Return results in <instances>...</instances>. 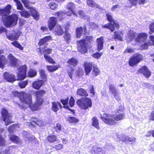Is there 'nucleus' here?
<instances>
[{
  "instance_id": "nucleus-49",
  "label": "nucleus",
  "mask_w": 154,
  "mask_h": 154,
  "mask_svg": "<svg viewBox=\"0 0 154 154\" xmlns=\"http://www.w3.org/2000/svg\"><path fill=\"white\" fill-rule=\"evenodd\" d=\"M20 15L26 18L28 17L30 15V13L26 11H23L20 12Z\"/></svg>"
},
{
  "instance_id": "nucleus-20",
  "label": "nucleus",
  "mask_w": 154,
  "mask_h": 154,
  "mask_svg": "<svg viewBox=\"0 0 154 154\" xmlns=\"http://www.w3.org/2000/svg\"><path fill=\"white\" fill-rule=\"evenodd\" d=\"M11 6L9 5L7 6L4 9H0V15L2 16H6L9 14L10 12V9Z\"/></svg>"
},
{
  "instance_id": "nucleus-24",
  "label": "nucleus",
  "mask_w": 154,
  "mask_h": 154,
  "mask_svg": "<svg viewBox=\"0 0 154 154\" xmlns=\"http://www.w3.org/2000/svg\"><path fill=\"white\" fill-rule=\"evenodd\" d=\"M57 22V19L54 17L50 18L48 22V26L49 29L51 30Z\"/></svg>"
},
{
  "instance_id": "nucleus-38",
  "label": "nucleus",
  "mask_w": 154,
  "mask_h": 154,
  "mask_svg": "<svg viewBox=\"0 0 154 154\" xmlns=\"http://www.w3.org/2000/svg\"><path fill=\"white\" fill-rule=\"evenodd\" d=\"M115 38L122 41L123 34L122 32H115L114 33Z\"/></svg>"
},
{
  "instance_id": "nucleus-6",
  "label": "nucleus",
  "mask_w": 154,
  "mask_h": 154,
  "mask_svg": "<svg viewBox=\"0 0 154 154\" xmlns=\"http://www.w3.org/2000/svg\"><path fill=\"white\" fill-rule=\"evenodd\" d=\"M76 103L81 109L86 110L92 106L91 100L87 97L82 98L78 100Z\"/></svg>"
},
{
  "instance_id": "nucleus-4",
  "label": "nucleus",
  "mask_w": 154,
  "mask_h": 154,
  "mask_svg": "<svg viewBox=\"0 0 154 154\" xmlns=\"http://www.w3.org/2000/svg\"><path fill=\"white\" fill-rule=\"evenodd\" d=\"M147 36L146 33L142 32L138 34L137 37L135 38V42L138 44L143 43L140 45V48L142 49H147L149 46L151 45L149 41H146Z\"/></svg>"
},
{
  "instance_id": "nucleus-19",
  "label": "nucleus",
  "mask_w": 154,
  "mask_h": 154,
  "mask_svg": "<svg viewBox=\"0 0 154 154\" xmlns=\"http://www.w3.org/2000/svg\"><path fill=\"white\" fill-rule=\"evenodd\" d=\"M109 92L110 94L113 95L114 97L116 100H119V97L118 95V93L114 85L111 84L109 85Z\"/></svg>"
},
{
  "instance_id": "nucleus-22",
  "label": "nucleus",
  "mask_w": 154,
  "mask_h": 154,
  "mask_svg": "<svg viewBox=\"0 0 154 154\" xmlns=\"http://www.w3.org/2000/svg\"><path fill=\"white\" fill-rule=\"evenodd\" d=\"M75 6L74 4L72 2H69L67 5V8L73 13V15L76 17H77L76 12L75 10Z\"/></svg>"
},
{
  "instance_id": "nucleus-13",
  "label": "nucleus",
  "mask_w": 154,
  "mask_h": 154,
  "mask_svg": "<svg viewBox=\"0 0 154 154\" xmlns=\"http://www.w3.org/2000/svg\"><path fill=\"white\" fill-rule=\"evenodd\" d=\"M6 33L7 38L11 41L17 40L21 33L20 31H14L12 33H8L7 32Z\"/></svg>"
},
{
  "instance_id": "nucleus-11",
  "label": "nucleus",
  "mask_w": 154,
  "mask_h": 154,
  "mask_svg": "<svg viewBox=\"0 0 154 154\" xmlns=\"http://www.w3.org/2000/svg\"><path fill=\"white\" fill-rule=\"evenodd\" d=\"M142 55L137 54L136 56L131 57L129 61V64L131 66H134L138 63L143 59Z\"/></svg>"
},
{
  "instance_id": "nucleus-3",
  "label": "nucleus",
  "mask_w": 154,
  "mask_h": 154,
  "mask_svg": "<svg viewBox=\"0 0 154 154\" xmlns=\"http://www.w3.org/2000/svg\"><path fill=\"white\" fill-rule=\"evenodd\" d=\"M94 41L92 36H86L85 38L79 41L78 43V51L82 54L86 53L88 51L87 44L92 43Z\"/></svg>"
},
{
  "instance_id": "nucleus-7",
  "label": "nucleus",
  "mask_w": 154,
  "mask_h": 154,
  "mask_svg": "<svg viewBox=\"0 0 154 154\" xmlns=\"http://www.w3.org/2000/svg\"><path fill=\"white\" fill-rule=\"evenodd\" d=\"M18 20V17L16 14H13L8 17L4 21V23L6 27L15 25Z\"/></svg>"
},
{
  "instance_id": "nucleus-61",
  "label": "nucleus",
  "mask_w": 154,
  "mask_h": 154,
  "mask_svg": "<svg viewBox=\"0 0 154 154\" xmlns=\"http://www.w3.org/2000/svg\"><path fill=\"white\" fill-rule=\"evenodd\" d=\"M50 8L53 10L57 8V5L54 2L51 3L49 5Z\"/></svg>"
},
{
  "instance_id": "nucleus-10",
  "label": "nucleus",
  "mask_w": 154,
  "mask_h": 154,
  "mask_svg": "<svg viewBox=\"0 0 154 154\" xmlns=\"http://www.w3.org/2000/svg\"><path fill=\"white\" fill-rule=\"evenodd\" d=\"M27 67L26 65H23L17 69V76L19 80H23L26 77Z\"/></svg>"
},
{
  "instance_id": "nucleus-15",
  "label": "nucleus",
  "mask_w": 154,
  "mask_h": 154,
  "mask_svg": "<svg viewBox=\"0 0 154 154\" xmlns=\"http://www.w3.org/2000/svg\"><path fill=\"white\" fill-rule=\"evenodd\" d=\"M32 122L27 123V125L30 127H34L36 125L40 126L44 125V123L43 122L38 118H32Z\"/></svg>"
},
{
  "instance_id": "nucleus-31",
  "label": "nucleus",
  "mask_w": 154,
  "mask_h": 154,
  "mask_svg": "<svg viewBox=\"0 0 154 154\" xmlns=\"http://www.w3.org/2000/svg\"><path fill=\"white\" fill-rule=\"evenodd\" d=\"M61 105L58 102H54L52 103V110L54 112H56L59 109V107H61Z\"/></svg>"
},
{
  "instance_id": "nucleus-39",
  "label": "nucleus",
  "mask_w": 154,
  "mask_h": 154,
  "mask_svg": "<svg viewBox=\"0 0 154 154\" xmlns=\"http://www.w3.org/2000/svg\"><path fill=\"white\" fill-rule=\"evenodd\" d=\"M83 32V28L80 26L76 29V36L77 38H80L82 35Z\"/></svg>"
},
{
  "instance_id": "nucleus-26",
  "label": "nucleus",
  "mask_w": 154,
  "mask_h": 154,
  "mask_svg": "<svg viewBox=\"0 0 154 154\" xmlns=\"http://www.w3.org/2000/svg\"><path fill=\"white\" fill-rule=\"evenodd\" d=\"M98 51L102 50L103 48V37H101L97 39Z\"/></svg>"
},
{
  "instance_id": "nucleus-45",
  "label": "nucleus",
  "mask_w": 154,
  "mask_h": 154,
  "mask_svg": "<svg viewBox=\"0 0 154 154\" xmlns=\"http://www.w3.org/2000/svg\"><path fill=\"white\" fill-rule=\"evenodd\" d=\"M11 44L16 47V48H19L20 50H23V48L19 44V43L17 41H14L11 42Z\"/></svg>"
},
{
  "instance_id": "nucleus-50",
  "label": "nucleus",
  "mask_w": 154,
  "mask_h": 154,
  "mask_svg": "<svg viewBox=\"0 0 154 154\" xmlns=\"http://www.w3.org/2000/svg\"><path fill=\"white\" fill-rule=\"evenodd\" d=\"M28 81H22L19 83V85L21 88H25L26 85L28 84Z\"/></svg>"
},
{
  "instance_id": "nucleus-34",
  "label": "nucleus",
  "mask_w": 154,
  "mask_h": 154,
  "mask_svg": "<svg viewBox=\"0 0 154 154\" xmlns=\"http://www.w3.org/2000/svg\"><path fill=\"white\" fill-rule=\"evenodd\" d=\"M78 63V61L75 59L73 58L69 59L67 61L68 64L74 67L77 65Z\"/></svg>"
},
{
  "instance_id": "nucleus-54",
  "label": "nucleus",
  "mask_w": 154,
  "mask_h": 154,
  "mask_svg": "<svg viewBox=\"0 0 154 154\" xmlns=\"http://www.w3.org/2000/svg\"><path fill=\"white\" fill-rule=\"evenodd\" d=\"M64 37L65 40L67 41L70 39L71 35L69 32L66 31L65 32Z\"/></svg>"
},
{
  "instance_id": "nucleus-16",
  "label": "nucleus",
  "mask_w": 154,
  "mask_h": 154,
  "mask_svg": "<svg viewBox=\"0 0 154 154\" xmlns=\"http://www.w3.org/2000/svg\"><path fill=\"white\" fill-rule=\"evenodd\" d=\"M51 50L50 49H45L43 51V53H44V57L46 60L49 63H55V62L49 56L47 55L46 54H49L51 53Z\"/></svg>"
},
{
  "instance_id": "nucleus-8",
  "label": "nucleus",
  "mask_w": 154,
  "mask_h": 154,
  "mask_svg": "<svg viewBox=\"0 0 154 154\" xmlns=\"http://www.w3.org/2000/svg\"><path fill=\"white\" fill-rule=\"evenodd\" d=\"M2 115L3 121L5 122L6 125L7 126L12 122L11 120L12 114L11 113H8V111L5 109H2Z\"/></svg>"
},
{
  "instance_id": "nucleus-40",
  "label": "nucleus",
  "mask_w": 154,
  "mask_h": 154,
  "mask_svg": "<svg viewBox=\"0 0 154 154\" xmlns=\"http://www.w3.org/2000/svg\"><path fill=\"white\" fill-rule=\"evenodd\" d=\"M48 140L50 143H53L57 141V137L54 135H50L48 137Z\"/></svg>"
},
{
  "instance_id": "nucleus-52",
  "label": "nucleus",
  "mask_w": 154,
  "mask_h": 154,
  "mask_svg": "<svg viewBox=\"0 0 154 154\" xmlns=\"http://www.w3.org/2000/svg\"><path fill=\"white\" fill-rule=\"evenodd\" d=\"M103 54L102 52H97L92 54V56L94 58L98 59L101 57Z\"/></svg>"
},
{
  "instance_id": "nucleus-63",
  "label": "nucleus",
  "mask_w": 154,
  "mask_h": 154,
  "mask_svg": "<svg viewBox=\"0 0 154 154\" xmlns=\"http://www.w3.org/2000/svg\"><path fill=\"white\" fill-rule=\"evenodd\" d=\"M120 8V7L119 5H116L113 6L112 8H111V11H117L119 10Z\"/></svg>"
},
{
  "instance_id": "nucleus-30",
  "label": "nucleus",
  "mask_w": 154,
  "mask_h": 154,
  "mask_svg": "<svg viewBox=\"0 0 154 154\" xmlns=\"http://www.w3.org/2000/svg\"><path fill=\"white\" fill-rule=\"evenodd\" d=\"M135 35V33L134 32L131 30H129L127 33L126 38L128 41H131L134 38Z\"/></svg>"
},
{
  "instance_id": "nucleus-57",
  "label": "nucleus",
  "mask_w": 154,
  "mask_h": 154,
  "mask_svg": "<svg viewBox=\"0 0 154 154\" xmlns=\"http://www.w3.org/2000/svg\"><path fill=\"white\" fill-rule=\"evenodd\" d=\"M16 125H13L10 126L8 128V131L10 134L12 133L14 129L16 128Z\"/></svg>"
},
{
  "instance_id": "nucleus-51",
  "label": "nucleus",
  "mask_w": 154,
  "mask_h": 154,
  "mask_svg": "<svg viewBox=\"0 0 154 154\" xmlns=\"http://www.w3.org/2000/svg\"><path fill=\"white\" fill-rule=\"evenodd\" d=\"M14 2L16 3L17 9L19 10H22L23 7L22 4L18 0H14Z\"/></svg>"
},
{
  "instance_id": "nucleus-64",
  "label": "nucleus",
  "mask_w": 154,
  "mask_h": 154,
  "mask_svg": "<svg viewBox=\"0 0 154 154\" xmlns=\"http://www.w3.org/2000/svg\"><path fill=\"white\" fill-rule=\"evenodd\" d=\"M63 147L62 144H58L55 146V148L57 150L61 149Z\"/></svg>"
},
{
  "instance_id": "nucleus-32",
  "label": "nucleus",
  "mask_w": 154,
  "mask_h": 154,
  "mask_svg": "<svg viewBox=\"0 0 154 154\" xmlns=\"http://www.w3.org/2000/svg\"><path fill=\"white\" fill-rule=\"evenodd\" d=\"M51 37L50 36L45 37L39 41V45H42L48 41L49 40H51Z\"/></svg>"
},
{
  "instance_id": "nucleus-25",
  "label": "nucleus",
  "mask_w": 154,
  "mask_h": 154,
  "mask_svg": "<svg viewBox=\"0 0 154 154\" xmlns=\"http://www.w3.org/2000/svg\"><path fill=\"white\" fill-rule=\"evenodd\" d=\"M106 15L108 20L110 22V23H112L113 24V25H114L116 28H118L119 27V25L116 21L113 20L112 15L110 14H107Z\"/></svg>"
},
{
  "instance_id": "nucleus-23",
  "label": "nucleus",
  "mask_w": 154,
  "mask_h": 154,
  "mask_svg": "<svg viewBox=\"0 0 154 154\" xmlns=\"http://www.w3.org/2000/svg\"><path fill=\"white\" fill-rule=\"evenodd\" d=\"M54 33L56 35H61L63 33V31L61 26L57 24L55 26L54 31Z\"/></svg>"
},
{
  "instance_id": "nucleus-21",
  "label": "nucleus",
  "mask_w": 154,
  "mask_h": 154,
  "mask_svg": "<svg viewBox=\"0 0 154 154\" xmlns=\"http://www.w3.org/2000/svg\"><path fill=\"white\" fill-rule=\"evenodd\" d=\"M85 67V70L86 75H88L91 71L92 68V65L91 63L85 62L84 63Z\"/></svg>"
},
{
  "instance_id": "nucleus-62",
  "label": "nucleus",
  "mask_w": 154,
  "mask_h": 154,
  "mask_svg": "<svg viewBox=\"0 0 154 154\" xmlns=\"http://www.w3.org/2000/svg\"><path fill=\"white\" fill-rule=\"evenodd\" d=\"M75 103V100L73 98L71 97L70 98L69 101V104L71 107H72L74 106Z\"/></svg>"
},
{
  "instance_id": "nucleus-18",
  "label": "nucleus",
  "mask_w": 154,
  "mask_h": 154,
  "mask_svg": "<svg viewBox=\"0 0 154 154\" xmlns=\"http://www.w3.org/2000/svg\"><path fill=\"white\" fill-rule=\"evenodd\" d=\"M3 76L5 80L10 82H13L16 80L14 75L8 72H6L4 74Z\"/></svg>"
},
{
  "instance_id": "nucleus-48",
  "label": "nucleus",
  "mask_w": 154,
  "mask_h": 154,
  "mask_svg": "<svg viewBox=\"0 0 154 154\" xmlns=\"http://www.w3.org/2000/svg\"><path fill=\"white\" fill-rule=\"evenodd\" d=\"M100 72V70L97 67H94L92 71L93 75L96 76L99 74Z\"/></svg>"
},
{
  "instance_id": "nucleus-41",
  "label": "nucleus",
  "mask_w": 154,
  "mask_h": 154,
  "mask_svg": "<svg viewBox=\"0 0 154 154\" xmlns=\"http://www.w3.org/2000/svg\"><path fill=\"white\" fill-rule=\"evenodd\" d=\"M115 27V26L112 23L109 24H106L103 26V27L109 29L112 32H113L114 30Z\"/></svg>"
},
{
  "instance_id": "nucleus-60",
  "label": "nucleus",
  "mask_w": 154,
  "mask_h": 154,
  "mask_svg": "<svg viewBox=\"0 0 154 154\" xmlns=\"http://www.w3.org/2000/svg\"><path fill=\"white\" fill-rule=\"evenodd\" d=\"M76 74L78 76H81L84 74V71L82 68H79L77 71Z\"/></svg>"
},
{
  "instance_id": "nucleus-42",
  "label": "nucleus",
  "mask_w": 154,
  "mask_h": 154,
  "mask_svg": "<svg viewBox=\"0 0 154 154\" xmlns=\"http://www.w3.org/2000/svg\"><path fill=\"white\" fill-rule=\"evenodd\" d=\"M39 72L41 78L44 80V81L45 82L47 80V75L45 74V71L42 69H40Z\"/></svg>"
},
{
  "instance_id": "nucleus-17",
  "label": "nucleus",
  "mask_w": 154,
  "mask_h": 154,
  "mask_svg": "<svg viewBox=\"0 0 154 154\" xmlns=\"http://www.w3.org/2000/svg\"><path fill=\"white\" fill-rule=\"evenodd\" d=\"M139 73L142 74L145 76L146 78H149L151 75V73L149 71L147 67L144 66H142L138 70Z\"/></svg>"
},
{
  "instance_id": "nucleus-29",
  "label": "nucleus",
  "mask_w": 154,
  "mask_h": 154,
  "mask_svg": "<svg viewBox=\"0 0 154 154\" xmlns=\"http://www.w3.org/2000/svg\"><path fill=\"white\" fill-rule=\"evenodd\" d=\"M91 153L92 154H102V149L101 148H98L97 146H94Z\"/></svg>"
},
{
  "instance_id": "nucleus-12",
  "label": "nucleus",
  "mask_w": 154,
  "mask_h": 154,
  "mask_svg": "<svg viewBox=\"0 0 154 154\" xmlns=\"http://www.w3.org/2000/svg\"><path fill=\"white\" fill-rule=\"evenodd\" d=\"M117 136L120 140L126 144L128 143L129 142L133 143L136 140L134 137L131 138L124 134L117 135Z\"/></svg>"
},
{
  "instance_id": "nucleus-2",
  "label": "nucleus",
  "mask_w": 154,
  "mask_h": 154,
  "mask_svg": "<svg viewBox=\"0 0 154 154\" xmlns=\"http://www.w3.org/2000/svg\"><path fill=\"white\" fill-rule=\"evenodd\" d=\"M102 120L106 123L110 125H114L116 124V121L123 119L125 118V115L120 113L119 114L109 115L103 114L101 117Z\"/></svg>"
},
{
  "instance_id": "nucleus-1",
  "label": "nucleus",
  "mask_w": 154,
  "mask_h": 154,
  "mask_svg": "<svg viewBox=\"0 0 154 154\" xmlns=\"http://www.w3.org/2000/svg\"><path fill=\"white\" fill-rule=\"evenodd\" d=\"M19 98L21 102L24 103L25 106H22L15 102L14 104L21 109H25L29 107L32 110H36L39 108L41 104H39L37 101L35 103L31 104L32 103L31 95L25 92H21L19 94Z\"/></svg>"
},
{
  "instance_id": "nucleus-58",
  "label": "nucleus",
  "mask_w": 154,
  "mask_h": 154,
  "mask_svg": "<svg viewBox=\"0 0 154 154\" xmlns=\"http://www.w3.org/2000/svg\"><path fill=\"white\" fill-rule=\"evenodd\" d=\"M74 71L73 69L72 68H70L69 69H68L67 71L69 77L72 79V75Z\"/></svg>"
},
{
  "instance_id": "nucleus-43",
  "label": "nucleus",
  "mask_w": 154,
  "mask_h": 154,
  "mask_svg": "<svg viewBox=\"0 0 154 154\" xmlns=\"http://www.w3.org/2000/svg\"><path fill=\"white\" fill-rule=\"evenodd\" d=\"M61 101L63 104L64 106V108L68 109L71 111H73V110L70 109L69 108V106H68V98L65 100H61Z\"/></svg>"
},
{
  "instance_id": "nucleus-35",
  "label": "nucleus",
  "mask_w": 154,
  "mask_h": 154,
  "mask_svg": "<svg viewBox=\"0 0 154 154\" xmlns=\"http://www.w3.org/2000/svg\"><path fill=\"white\" fill-rule=\"evenodd\" d=\"M77 95L83 96H87L88 95L86 91L82 88L78 89L77 91Z\"/></svg>"
},
{
  "instance_id": "nucleus-33",
  "label": "nucleus",
  "mask_w": 154,
  "mask_h": 154,
  "mask_svg": "<svg viewBox=\"0 0 154 154\" xmlns=\"http://www.w3.org/2000/svg\"><path fill=\"white\" fill-rule=\"evenodd\" d=\"M59 67V65L47 66L46 68L50 72H52L55 71L58 69Z\"/></svg>"
},
{
  "instance_id": "nucleus-37",
  "label": "nucleus",
  "mask_w": 154,
  "mask_h": 154,
  "mask_svg": "<svg viewBox=\"0 0 154 154\" xmlns=\"http://www.w3.org/2000/svg\"><path fill=\"white\" fill-rule=\"evenodd\" d=\"M92 125L95 127L97 129H99V124L98 120L97 118L95 117H94L92 118Z\"/></svg>"
},
{
  "instance_id": "nucleus-9",
  "label": "nucleus",
  "mask_w": 154,
  "mask_h": 154,
  "mask_svg": "<svg viewBox=\"0 0 154 154\" xmlns=\"http://www.w3.org/2000/svg\"><path fill=\"white\" fill-rule=\"evenodd\" d=\"M22 2L26 8L30 9L32 16L36 20H38L39 18V14L35 9L29 7V2L27 0H22Z\"/></svg>"
},
{
  "instance_id": "nucleus-36",
  "label": "nucleus",
  "mask_w": 154,
  "mask_h": 154,
  "mask_svg": "<svg viewBox=\"0 0 154 154\" xmlns=\"http://www.w3.org/2000/svg\"><path fill=\"white\" fill-rule=\"evenodd\" d=\"M87 5L89 6L94 7L98 8H100V5L95 3H94L93 0H87Z\"/></svg>"
},
{
  "instance_id": "nucleus-44",
  "label": "nucleus",
  "mask_w": 154,
  "mask_h": 154,
  "mask_svg": "<svg viewBox=\"0 0 154 154\" xmlns=\"http://www.w3.org/2000/svg\"><path fill=\"white\" fill-rule=\"evenodd\" d=\"M10 140L15 143H18L19 141L18 137L14 135H10Z\"/></svg>"
},
{
  "instance_id": "nucleus-46",
  "label": "nucleus",
  "mask_w": 154,
  "mask_h": 154,
  "mask_svg": "<svg viewBox=\"0 0 154 154\" xmlns=\"http://www.w3.org/2000/svg\"><path fill=\"white\" fill-rule=\"evenodd\" d=\"M68 121L70 123H73L78 122L79 120L73 117H70L68 118Z\"/></svg>"
},
{
  "instance_id": "nucleus-55",
  "label": "nucleus",
  "mask_w": 154,
  "mask_h": 154,
  "mask_svg": "<svg viewBox=\"0 0 154 154\" xmlns=\"http://www.w3.org/2000/svg\"><path fill=\"white\" fill-rule=\"evenodd\" d=\"M55 128L57 131H59L63 129V127L60 124L57 123L56 126Z\"/></svg>"
},
{
  "instance_id": "nucleus-5",
  "label": "nucleus",
  "mask_w": 154,
  "mask_h": 154,
  "mask_svg": "<svg viewBox=\"0 0 154 154\" xmlns=\"http://www.w3.org/2000/svg\"><path fill=\"white\" fill-rule=\"evenodd\" d=\"M8 60H6L5 57L3 56H0V68H3L5 64L8 61L10 65L12 67H17L18 60L15 58L11 54L8 56Z\"/></svg>"
},
{
  "instance_id": "nucleus-56",
  "label": "nucleus",
  "mask_w": 154,
  "mask_h": 154,
  "mask_svg": "<svg viewBox=\"0 0 154 154\" xmlns=\"http://www.w3.org/2000/svg\"><path fill=\"white\" fill-rule=\"evenodd\" d=\"M23 134L24 136L27 139V140H30V135L29 132L24 131L23 133Z\"/></svg>"
},
{
  "instance_id": "nucleus-53",
  "label": "nucleus",
  "mask_w": 154,
  "mask_h": 154,
  "mask_svg": "<svg viewBox=\"0 0 154 154\" xmlns=\"http://www.w3.org/2000/svg\"><path fill=\"white\" fill-rule=\"evenodd\" d=\"M149 28L150 30L149 32V34H151L154 32V22L150 24L149 26Z\"/></svg>"
},
{
  "instance_id": "nucleus-27",
  "label": "nucleus",
  "mask_w": 154,
  "mask_h": 154,
  "mask_svg": "<svg viewBox=\"0 0 154 154\" xmlns=\"http://www.w3.org/2000/svg\"><path fill=\"white\" fill-rule=\"evenodd\" d=\"M44 82L42 80L35 82L32 84V87L34 89H38L43 85Z\"/></svg>"
},
{
  "instance_id": "nucleus-14",
  "label": "nucleus",
  "mask_w": 154,
  "mask_h": 154,
  "mask_svg": "<svg viewBox=\"0 0 154 154\" xmlns=\"http://www.w3.org/2000/svg\"><path fill=\"white\" fill-rule=\"evenodd\" d=\"M45 94V91L44 90H41L35 92L34 94L35 96L36 101L39 102V104H42L43 102L42 97Z\"/></svg>"
},
{
  "instance_id": "nucleus-28",
  "label": "nucleus",
  "mask_w": 154,
  "mask_h": 154,
  "mask_svg": "<svg viewBox=\"0 0 154 154\" xmlns=\"http://www.w3.org/2000/svg\"><path fill=\"white\" fill-rule=\"evenodd\" d=\"M55 15H57L60 19L62 18V16L63 14H65L68 16H71L73 13L71 11H61L55 13Z\"/></svg>"
},
{
  "instance_id": "nucleus-59",
  "label": "nucleus",
  "mask_w": 154,
  "mask_h": 154,
  "mask_svg": "<svg viewBox=\"0 0 154 154\" xmlns=\"http://www.w3.org/2000/svg\"><path fill=\"white\" fill-rule=\"evenodd\" d=\"M5 140L3 138L0 136V146H5Z\"/></svg>"
},
{
  "instance_id": "nucleus-47",
  "label": "nucleus",
  "mask_w": 154,
  "mask_h": 154,
  "mask_svg": "<svg viewBox=\"0 0 154 154\" xmlns=\"http://www.w3.org/2000/svg\"><path fill=\"white\" fill-rule=\"evenodd\" d=\"M36 75V72L35 70L33 69H30L28 72V75L30 77H34Z\"/></svg>"
}]
</instances>
